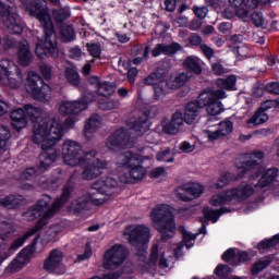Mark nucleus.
Instances as JSON below:
<instances>
[{
  "mask_svg": "<svg viewBox=\"0 0 279 279\" xmlns=\"http://www.w3.org/2000/svg\"><path fill=\"white\" fill-rule=\"evenodd\" d=\"M149 128L150 123L148 121V116L144 113L137 121L133 123L130 131L120 129L114 134H112L107 140L106 146L110 150H117L120 148H131L133 147L134 137L142 136L149 130Z\"/></svg>",
  "mask_w": 279,
  "mask_h": 279,
  "instance_id": "nucleus-7",
  "label": "nucleus"
},
{
  "mask_svg": "<svg viewBox=\"0 0 279 279\" xmlns=\"http://www.w3.org/2000/svg\"><path fill=\"white\" fill-rule=\"evenodd\" d=\"M40 172L39 169L35 170V168H29L25 170L22 174V180H34L36 175H39Z\"/></svg>",
  "mask_w": 279,
  "mask_h": 279,
  "instance_id": "nucleus-50",
  "label": "nucleus"
},
{
  "mask_svg": "<svg viewBox=\"0 0 279 279\" xmlns=\"http://www.w3.org/2000/svg\"><path fill=\"white\" fill-rule=\"evenodd\" d=\"M202 107L199 102H189L185 106L183 119L184 122L189 125L193 124L197 117L199 116Z\"/></svg>",
  "mask_w": 279,
  "mask_h": 279,
  "instance_id": "nucleus-28",
  "label": "nucleus"
},
{
  "mask_svg": "<svg viewBox=\"0 0 279 279\" xmlns=\"http://www.w3.org/2000/svg\"><path fill=\"white\" fill-rule=\"evenodd\" d=\"M137 75V69L136 68H131L128 71V80L131 84H133L135 76Z\"/></svg>",
  "mask_w": 279,
  "mask_h": 279,
  "instance_id": "nucleus-61",
  "label": "nucleus"
},
{
  "mask_svg": "<svg viewBox=\"0 0 279 279\" xmlns=\"http://www.w3.org/2000/svg\"><path fill=\"white\" fill-rule=\"evenodd\" d=\"M113 93H114V86L106 82L101 83L97 89V94L105 98L112 96Z\"/></svg>",
  "mask_w": 279,
  "mask_h": 279,
  "instance_id": "nucleus-42",
  "label": "nucleus"
},
{
  "mask_svg": "<svg viewBox=\"0 0 279 279\" xmlns=\"http://www.w3.org/2000/svg\"><path fill=\"white\" fill-rule=\"evenodd\" d=\"M87 51L94 58H100L102 49L99 44H87Z\"/></svg>",
  "mask_w": 279,
  "mask_h": 279,
  "instance_id": "nucleus-46",
  "label": "nucleus"
},
{
  "mask_svg": "<svg viewBox=\"0 0 279 279\" xmlns=\"http://www.w3.org/2000/svg\"><path fill=\"white\" fill-rule=\"evenodd\" d=\"M35 253L34 245L25 247L17 257L7 267V272H17L23 269L33 258Z\"/></svg>",
  "mask_w": 279,
  "mask_h": 279,
  "instance_id": "nucleus-19",
  "label": "nucleus"
},
{
  "mask_svg": "<svg viewBox=\"0 0 279 279\" xmlns=\"http://www.w3.org/2000/svg\"><path fill=\"white\" fill-rule=\"evenodd\" d=\"M26 92L39 101H48L51 97V87L36 72L28 73Z\"/></svg>",
  "mask_w": 279,
  "mask_h": 279,
  "instance_id": "nucleus-12",
  "label": "nucleus"
},
{
  "mask_svg": "<svg viewBox=\"0 0 279 279\" xmlns=\"http://www.w3.org/2000/svg\"><path fill=\"white\" fill-rule=\"evenodd\" d=\"M191 76L185 73H174L166 81L168 88L174 90L175 88H180V86H184Z\"/></svg>",
  "mask_w": 279,
  "mask_h": 279,
  "instance_id": "nucleus-30",
  "label": "nucleus"
},
{
  "mask_svg": "<svg viewBox=\"0 0 279 279\" xmlns=\"http://www.w3.org/2000/svg\"><path fill=\"white\" fill-rule=\"evenodd\" d=\"M211 70L217 75H221V74H225L228 72V70L226 68H223V65L220 63L211 64Z\"/></svg>",
  "mask_w": 279,
  "mask_h": 279,
  "instance_id": "nucleus-58",
  "label": "nucleus"
},
{
  "mask_svg": "<svg viewBox=\"0 0 279 279\" xmlns=\"http://www.w3.org/2000/svg\"><path fill=\"white\" fill-rule=\"evenodd\" d=\"M11 133L7 126L0 128V150L4 151L8 147V140L10 138Z\"/></svg>",
  "mask_w": 279,
  "mask_h": 279,
  "instance_id": "nucleus-44",
  "label": "nucleus"
},
{
  "mask_svg": "<svg viewBox=\"0 0 279 279\" xmlns=\"http://www.w3.org/2000/svg\"><path fill=\"white\" fill-rule=\"evenodd\" d=\"M65 78L72 86H78L81 84L80 73L74 68H68L64 71Z\"/></svg>",
  "mask_w": 279,
  "mask_h": 279,
  "instance_id": "nucleus-39",
  "label": "nucleus"
},
{
  "mask_svg": "<svg viewBox=\"0 0 279 279\" xmlns=\"http://www.w3.org/2000/svg\"><path fill=\"white\" fill-rule=\"evenodd\" d=\"M225 213H230V209L221 208L216 210L210 207H206L203 210L205 219H207V221H213V223H217L220 216L225 215Z\"/></svg>",
  "mask_w": 279,
  "mask_h": 279,
  "instance_id": "nucleus-35",
  "label": "nucleus"
},
{
  "mask_svg": "<svg viewBox=\"0 0 279 279\" xmlns=\"http://www.w3.org/2000/svg\"><path fill=\"white\" fill-rule=\"evenodd\" d=\"M166 174V170L163 168H157L151 171L153 178H159Z\"/></svg>",
  "mask_w": 279,
  "mask_h": 279,
  "instance_id": "nucleus-62",
  "label": "nucleus"
},
{
  "mask_svg": "<svg viewBox=\"0 0 279 279\" xmlns=\"http://www.w3.org/2000/svg\"><path fill=\"white\" fill-rule=\"evenodd\" d=\"M28 120L23 109L19 108L11 112V124L16 131H21L27 126Z\"/></svg>",
  "mask_w": 279,
  "mask_h": 279,
  "instance_id": "nucleus-27",
  "label": "nucleus"
},
{
  "mask_svg": "<svg viewBox=\"0 0 279 279\" xmlns=\"http://www.w3.org/2000/svg\"><path fill=\"white\" fill-rule=\"evenodd\" d=\"M278 177L277 169H268L265 174L258 181V184L255 186V190L247 184L239 185L234 189H229L218 194H214L209 204L214 207H219L229 204H235L236 202H242L247 199L254 192H264L276 182Z\"/></svg>",
  "mask_w": 279,
  "mask_h": 279,
  "instance_id": "nucleus-5",
  "label": "nucleus"
},
{
  "mask_svg": "<svg viewBox=\"0 0 279 279\" xmlns=\"http://www.w3.org/2000/svg\"><path fill=\"white\" fill-rule=\"evenodd\" d=\"M264 158V153H247L242 156L240 159L235 161V174L226 173L221 175L218 181L215 183V189H223L229 185L232 181L239 180L247 173V171H253L255 177L253 179L258 178L260 175V171L263 168L259 166Z\"/></svg>",
  "mask_w": 279,
  "mask_h": 279,
  "instance_id": "nucleus-6",
  "label": "nucleus"
},
{
  "mask_svg": "<svg viewBox=\"0 0 279 279\" xmlns=\"http://www.w3.org/2000/svg\"><path fill=\"white\" fill-rule=\"evenodd\" d=\"M233 132L234 123L231 120H223L217 124L208 125L202 134L208 142H216L229 137Z\"/></svg>",
  "mask_w": 279,
  "mask_h": 279,
  "instance_id": "nucleus-16",
  "label": "nucleus"
},
{
  "mask_svg": "<svg viewBox=\"0 0 279 279\" xmlns=\"http://www.w3.org/2000/svg\"><path fill=\"white\" fill-rule=\"evenodd\" d=\"M157 265H159L161 269H167L169 267V262L165 257V251L162 248H158L157 245H154L149 262L146 265L147 271H154Z\"/></svg>",
  "mask_w": 279,
  "mask_h": 279,
  "instance_id": "nucleus-21",
  "label": "nucleus"
},
{
  "mask_svg": "<svg viewBox=\"0 0 279 279\" xmlns=\"http://www.w3.org/2000/svg\"><path fill=\"white\" fill-rule=\"evenodd\" d=\"M88 204V197L83 196L80 197L78 199H74L71 202V205L69 206V211L70 213H81V210H84V208L87 207Z\"/></svg>",
  "mask_w": 279,
  "mask_h": 279,
  "instance_id": "nucleus-38",
  "label": "nucleus"
},
{
  "mask_svg": "<svg viewBox=\"0 0 279 279\" xmlns=\"http://www.w3.org/2000/svg\"><path fill=\"white\" fill-rule=\"evenodd\" d=\"M193 13L196 17L204 20L208 15V8L207 7H193Z\"/></svg>",
  "mask_w": 279,
  "mask_h": 279,
  "instance_id": "nucleus-51",
  "label": "nucleus"
},
{
  "mask_svg": "<svg viewBox=\"0 0 279 279\" xmlns=\"http://www.w3.org/2000/svg\"><path fill=\"white\" fill-rule=\"evenodd\" d=\"M0 15L4 26L12 35L22 34L24 25L17 15V9L15 7H10L0 0Z\"/></svg>",
  "mask_w": 279,
  "mask_h": 279,
  "instance_id": "nucleus-13",
  "label": "nucleus"
},
{
  "mask_svg": "<svg viewBox=\"0 0 279 279\" xmlns=\"http://www.w3.org/2000/svg\"><path fill=\"white\" fill-rule=\"evenodd\" d=\"M182 187H183V184L181 186L177 187V190H174V196H177V198H179V199H181L183 202H191L192 197Z\"/></svg>",
  "mask_w": 279,
  "mask_h": 279,
  "instance_id": "nucleus-47",
  "label": "nucleus"
},
{
  "mask_svg": "<svg viewBox=\"0 0 279 279\" xmlns=\"http://www.w3.org/2000/svg\"><path fill=\"white\" fill-rule=\"evenodd\" d=\"M145 84L154 86L156 99H160L165 95L163 76L158 73H153L145 80Z\"/></svg>",
  "mask_w": 279,
  "mask_h": 279,
  "instance_id": "nucleus-26",
  "label": "nucleus"
},
{
  "mask_svg": "<svg viewBox=\"0 0 279 279\" xmlns=\"http://www.w3.org/2000/svg\"><path fill=\"white\" fill-rule=\"evenodd\" d=\"M41 151V155H39V161L37 162V169H39V172L43 173L56 162L58 153L54 150V148H52V146Z\"/></svg>",
  "mask_w": 279,
  "mask_h": 279,
  "instance_id": "nucleus-24",
  "label": "nucleus"
},
{
  "mask_svg": "<svg viewBox=\"0 0 279 279\" xmlns=\"http://www.w3.org/2000/svg\"><path fill=\"white\" fill-rule=\"evenodd\" d=\"M44 269L57 276L64 275L66 267L63 264V253L60 250H52L48 258L44 262Z\"/></svg>",
  "mask_w": 279,
  "mask_h": 279,
  "instance_id": "nucleus-18",
  "label": "nucleus"
},
{
  "mask_svg": "<svg viewBox=\"0 0 279 279\" xmlns=\"http://www.w3.org/2000/svg\"><path fill=\"white\" fill-rule=\"evenodd\" d=\"M119 107L118 100H107L106 102L100 104V109L102 110H114Z\"/></svg>",
  "mask_w": 279,
  "mask_h": 279,
  "instance_id": "nucleus-54",
  "label": "nucleus"
},
{
  "mask_svg": "<svg viewBox=\"0 0 279 279\" xmlns=\"http://www.w3.org/2000/svg\"><path fill=\"white\" fill-rule=\"evenodd\" d=\"M279 243V234L274 235L271 239L262 241L258 244V250L260 253H264L266 250L275 247Z\"/></svg>",
  "mask_w": 279,
  "mask_h": 279,
  "instance_id": "nucleus-40",
  "label": "nucleus"
},
{
  "mask_svg": "<svg viewBox=\"0 0 279 279\" xmlns=\"http://www.w3.org/2000/svg\"><path fill=\"white\" fill-rule=\"evenodd\" d=\"M183 66L193 71L195 74L202 73L201 60L195 57H189L187 59H185L183 62Z\"/></svg>",
  "mask_w": 279,
  "mask_h": 279,
  "instance_id": "nucleus-37",
  "label": "nucleus"
},
{
  "mask_svg": "<svg viewBox=\"0 0 279 279\" xmlns=\"http://www.w3.org/2000/svg\"><path fill=\"white\" fill-rule=\"evenodd\" d=\"M144 158L132 150H126L123 155L117 158L118 168L122 169V173L119 174V179L123 183H135L143 180L147 171L141 167Z\"/></svg>",
  "mask_w": 279,
  "mask_h": 279,
  "instance_id": "nucleus-8",
  "label": "nucleus"
},
{
  "mask_svg": "<svg viewBox=\"0 0 279 279\" xmlns=\"http://www.w3.org/2000/svg\"><path fill=\"white\" fill-rule=\"evenodd\" d=\"M157 159L159 161L163 162H172L173 161V155L169 148L166 150H162L161 153H158Z\"/></svg>",
  "mask_w": 279,
  "mask_h": 279,
  "instance_id": "nucleus-49",
  "label": "nucleus"
},
{
  "mask_svg": "<svg viewBox=\"0 0 279 279\" xmlns=\"http://www.w3.org/2000/svg\"><path fill=\"white\" fill-rule=\"evenodd\" d=\"M25 110L32 121H37L34 125L33 141L41 146V150L53 147L63 136V126L59 119H53L50 124L49 120L41 119L39 108L26 105Z\"/></svg>",
  "mask_w": 279,
  "mask_h": 279,
  "instance_id": "nucleus-4",
  "label": "nucleus"
},
{
  "mask_svg": "<svg viewBox=\"0 0 279 279\" xmlns=\"http://www.w3.org/2000/svg\"><path fill=\"white\" fill-rule=\"evenodd\" d=\"M61 36H62L63 41H72V40H74V38H75V33H74L73 27H71V26H64V27L61 29Z\"/></svg>",
  "mask_w": 279,
  "mask_h": 279,
  "instance_id": "nucleus-45",
  "label": "nucleus"
},
{
  "mask_svg": "<svg viewBox=\"0 0 279 279\" xmlns=\"http://www.w3.org/2000/svg\"><path fill=\"white\" fill-rule=\"evenodd\" d=\"M268 121V116L265 110L258 109L255 114L247 121L248 125L257 126Z\"/></svg>",
  "mask_w": 279,
  "mask_h": 279,
  "instance_id": "nucleus-36",
  "label": "nucleus"
},
{
  "mask_svg": "<svg viewBox=\"0 0 279 279\" xmlns=\"http://www.w3.org/2000/svg\"><path fill=\"white\" fill-rule=\"evenodd\" d=\"M88 108V101H61L58 111L60 114L65 116H77Z\"/></svg>",
  "mask_w": 279,
  "mask_h": 279,
  "instance_id": "nucleus-20",
  "label": "nucleus"
},
{
  "mask_svg": "<svg viewBox=\"0 0 279 279\" xmlns=\"http://www.w3.org/2000/svg\"><path fill=\"white\" fill-rule=\"evenodd\" d=\"M181 151L189 154L195 150V144H190L187 141H183L180 146Z\"/></svg>",
  "mask_w": 279,
  "mask_h": 279,
  "instance_id": "nucleus-56",
  "label": "nucleus"
},
{
  "mask_svg": "<svg viewBox=\"0 0 279 279\" xmlns=\"http://www.w3.org/2000/svg\"><path fill=\"white\" fill-rule=\"evenodd\" d=\"M182 47L179 44H172L171 46H166V45H158L154 50H153V56L158 57L161 54H173L177 51L181 50Z\"/></svg>",
  "mask_w": 279,
  "mask_h": 279,
  "instance_id": "nucleus-34",
  "label": "nucleus"
},
{
  "mask_svg": "<svg viewBox=\"0 0 279 279\" xmlns=\"http://www.w3.org/2000/svg\"><path fill=\"white\" fill-rule=\"evenodd\" d=\"M33 59L34 54L31 51L29 44L26 40L21 41L17 52V62L23 66H27L32 63Z\"/></svg>",
  "mask_w": 279,
  "mask_h": 279,
  "instance_id": "nucleus-25",
  "label": "nucleus"
},
{
  "mask_svg": "<svg viewBox=\"0 0 279 279\" xmlns=\"http://www.w3.org/2000/svg\"><path fill=\"white\" fill-rule=\"evenodd\" d=\"M63 231V228L60 225H54L48 229L46 232V238H44V242L56 241L58 234Z\"/></svg>",
  "mask_w": 279,
  "mask_h": 279,
  "instance_id": "nucleus-41",
  "label": "nucleus"
},
{
  "mask_svg": "<svg viewBox=\"0 0 279 279\" xmlns=\"http://www.w3.org/2000/svg\"><path fill=\"white\" fill-rule=\"evenodd\" d=\"M236 257V248H229L222 254V260L232 262Z\"/></svg>",
  "mask_w": 279,
  "mask_h": 279,
  "instance_id": "nucleus-55",
  "label": "nucleus"
},
{
  "mask_svg": "<svg viewBox=\"0 0 279 279\" xmlns=\"http://www.w3.org/2000/svg\"><path fill=\"white\" fill-rule=\"evenodd\" d=\"M15 46V40L13 38L7 37L4 38L3 47L4 49H9Z\"/></svg>",
  "mask_w": 279,
  "mask_h": 279,
  "instance_id": "nucleus-63",
  "label": "nucleus"
},
{
  "mask_svg": "<svg viewBox=\"0 0 279 279\" xmlns=\"http://www.w3.org/2000/svg\"><path fill=\"white\" fill-rule=\"evenodd\" d=\"M153 226L161 235L162 241L173 238L175 233V220L172 213V207L167 204L157 205L150 213Z\"/></svg>",
  "mask_w": 279,
  "mask_h": 279,
  "instance_id": "nucleus-9",
  "label": "nucleus"
},
{
  "mask_svg": "<svg viewBox=\"0 0 279 279\" xmlns=\"http://www.w3.org/2000/svg\"><path fill=\"white\" fill-rule=\"evenodd\" d=\"M216 86L218 90L226 92H236V75H229L226 78H218L216 81Z\"/></svg>",
  "mask_w": 279,
  "mask_h": 279,
  "instance_id": "nucleus-29",
  "label": "nucleus"
},
{
  "mask_svg": "<svg viewBox=\"0 0 279 279\" xmlns=\"http://www.w3.org/2000/svg\"><path fill=\"white\" fill-rule=\"evenodd\" d=\"M120 275L114 272H109V275H104V277H92L90 279H118Z\"/></svg>",
  "mask_w": 279,
  "mask_h": 279,
  "instance_id": "nucleus-64",
  "label": "nucleus"
},
{
  "mask_svg": "<svg viewBox=\"0 0 279 279\" xmlns=\"http://www.w3.org/2000/svg\"><path fill=\"white\" fill-rule=\"evenodd\" d=\"M201 50L208 59L215 54V51L208 46H201Z\"/></svg>",
  "mask_w": 279,
  "mask_h": 279,
  "instance_id": "nucleus-60",
  "label": "nucleus"
},
{
  "mask_svg": "<svg viewBox=\"0 0 279 279\" xmlns=\"http://www.w3.org/2000/svg\"><path fill=\"white\" fill-rule=\"evenodd\" d=\"M92 256H93V248H92L90 244L87 243L85 245V250H84L83 254H80L77 256V260L78 262H84V260L89 259Z\"/></svg>",
  "mask_w": 279,
  "mask_h": 279,
  "instance_id": "nucleus-53",
  "label": "nucleus"
},
{
  "mask_svg": "<svg viewBox=\"0 0 279 279\" xmlns=\"http://www.w3.org/2000/svg\"><path fill=\"white\" fill-rule=\"evenodd\" d=\"M118 182L113 178L106 177L93 184V189L96 190L98 193L95 196L89 197V202L95 205H102L108 201V197H102L101 195L112 196L117 193Z\"/></svg>",
  "mask_w": 279,
  "mask_h": 279,
  "instance_id": "nucleus-14",
  "label": "nucleus"
},
{
  "mask_svg": "<svg viewBox=\"0 0 279 279\" xmlns=\"http://www.w3.org/2000/svg\"><path fill=\"white\" fill-rule=\"evenodd\" d=\"M182 189L189 194L191 201H193L194 198H198L205 191L204 185L193 182L183 183Z\"/></svg>",
  "mask_w": 279,
  "mask_h": 279,
  "instance_id": "nucleus-32",
  "label": "nucleus"
},
{
  "mask_svg": "<svg viewBox=\"0 0 279 279\" xmlns=\"http://www.w3.org/2000/svg\"><path fill=\"white\" fill-rule=\"evenodd\" d=\"M71 192V187H65L59 201L53 203L51 206V198L48 195H44V197H41V199H39L35 206L31 207L26 213H24V219L26 221H35V219L40 217L39 221H37L36 227L27 231L25 236L19 238L15 242H13L11 250H17L22 247L27 239L43 230V228L49 223L50 217H52V215L59 210L60 206L65 204L70 197Z\"/></svg>",
  "mask_w": 279,
  "mask_h": 279,
  "instance_id": "nucleus-2",
  "label": "nucleus"
},
{
  "mask_svg": "<svg viewBox=\"0 0 279 279\" xmlns=\"http://www.w3.org/2000/svg\"><path fill=\"white\" fill-rule=\"evenodd\" d=\"M179 231H181L182 234V243L174 244L172 246V253L177 257H180L182 255L181 251L184 246L186 250L192 248L196 240V235L190 233L184 227H179Z\"/></svg>",
  "mask_w": 279,
  "mask_h": 279,
  "instance_id": "nucleus-23",
  "label": "nucleus"
},
{
  "mask_svg": "<svg viewBox=\"0 0 279 279\" xmlns=\"http://www.w3.org/2000/svg\"><path fill=\"white\" fill-rule=\"evenodd\" d=\"M124 235L128 236L129 243L141 252L146 250V244L151 238L149 228L143 225H131L126 227Z\"/></svg>",
  "mask_w": 279,
  "mask_h": 279,
  "instance_id": "nucleus-11",
  "label": "nucleus"
},
{
  "mask_svg": "<svg viewBox=\"0 0 279 279\" xmlns=\"http://www.w3.org/2000/svg\"><path fill=\"white\" fill-rule=\"evenodd\" d=\"M14 63L7 59L0 61V84L5 88L16 89L23 84V75L20 71L16 74H12V66Z\"/></svg>",
  "mask_w": 279,
  "mask_h": 279,
  "instance_id": "nucleus-15",
  "label": "nucleus"
},
{
  "mask_svg": "<svg viewBox=\"0 0 279 279\" xmlns=\"http://www.w3.org/2000/svg\"><path fill=\"white\" fill-rule=\"evenodd\" d=\"M128 251L125 246L116 244L109 248L104 256L102 266L105 269H117L125 260Z\"/></svg>",
  "mask_w": 279,
  "mask_h": 279,
  "instance_id": "nucleus-17",
  "label": "nucleus"
},
{
  "mask_svg": "<svg viewBox=\"0 0 279 279\" xmlns=\"http://www.w3.org/2000/svg\"><path fill=\"white\" fill-rule=\"evenodd\" d=\"M228 94L222 89L204 90L197 98L201 108H206L209 116L216 117L225 111V107L220 100L227 99Z\"/></svg>",
  "mask_w": 279,
  "mask_h": 279,
  "instance_id": "nucleus-10",
  "label": "nucleus"
},
{
  "mask_svg": "<svg viewBox=\"0 0 279 279\" xmlns=\"http://www.w3.org/2000/svg\"><path fill=\"white\" fill-rule=\"evenodd\" d=\"M0 204L7 208H14L19 202L15 196L11 195L1 199Z\"/></svg>",
  "mask_w": 279,
  "mask_h": 279,
  "instance_id": "nucleus-52",
  "label": "nucleus"
},
{
  "mask_svg": "<svg viewBox=\"0 0 279 279\" xmlns=\"http://www.w3.org/2000/svg\"><path fill=\"white\" fill-rule=\"evenodd\" d=\"M26 11L37 17L44 26V38L37 40L36 54L39 59L48 56L57 57L59 49L56 41V34L51 22V15L48 13L45 0H21Z\"/></svg>",
  "mask_w": 279,
  "mask_h": 279,
  "instance_id": "nucleus-1",
  "label": "nucleus"
},
{
  "mask_svg": "<svg viewBox=\"0 0 279 279\" xmlns=\"http://www.w3.org/2000/svg\"><path fill=\"white\" fill-rule=\"evenodd\" d=\"M96 150L84 153L81 144H77V142L73 140H66L62 144L61 156L65 165L71 167L88 165L83 172V179L86 180L97 178L102 173V170L108 167V163L96 159Z\"/></svg>",
  "mask_w": 279,
  "mask_h": 279,
  "instance_id": "nucleus-3",
  "label": "nucleus"
},
{
  "mask_svg": "<svg viewBox=\"0 0 279 279\" xmlns=\"http://www.w3.org/2000/svg\"><path fill=\"white\" fill-rule=\"evenodd\" d=\"M215 272L218 277L225 278L231 274V268L229 265L219 264L216 267Z\"/></svg>",
  "mask_w": 279,
  "mask_h": 279,
  "instance_id": "nucleus-48",
  "label": "nucleus"
},
{
  "mask_svg": "<svg viewBox=\"0 0 279 279\" xmlns=\"http://www.w3.org/2000/svg\"><path fill=\"white\" fill-rule=\"evenodd\" d=\"M271 262H272V258L270 256L259 259L257 263L254 264V266L252 268L253 275H256L259 271H262L263 269H265L267 266H269L271 264Z\"/></svg>",
  "mask_w": 279,
  "mask_h": 279,
  "instance_id": "nucleus-43",
  "label": "nucleus"
},
{
  "mask_svg": "<svg viewBox=\"0 0 279 279\" xmlns=\"http://www.w3.org/2000/svg\"><path fill=\"white\" fill-rule=\"evenodd\" d=\"M229 3L235 9V14L240 19H246L250 11L253 10L248 9V4H251V2H247V0H229Z\"/></svg>",
  "mask_w": 279,
  "mask_h": 279,
  "instance_id": "nucleus-31",
  "label": "nucleus"
},
{
  "mask_svg": "<svg viewBox=\"0 0 279 279\" xmlns=\"http://www.w3.org/2000/svg\"><path fill=\"white\" fill-rule=\"evenodd\" d=\"M252 22L254 23L255 26L260 27L264 25L265 20L262 13H254L252 15Z\"/></svg>",
  "mask_w": 279,
  "mask_h": 279,
  "instance_id": "nucleus-57",
  "label": "nucleus"
},
{
  "mask_svg": "<svg viewBox=\"0 0 279 279\" xmlns=\"http://www.w3.org/2000/svg\"><path fill=\"white\" fill-rule=\"evenodd\" d=\"M266 89L269 94L279 95V83H269Z\"/></svg>",
  "mask_w": 279,
  "mask_h": 279,
  "instance_id": "nucleus-59",
  "label": "nucleus"
},
{
  "mask_svg": "<svg viewBox=\"0 0 279 279\" xmlns=\"http://www.w3.org/2000/svg\"><path fill=\"white\" fill-rule=\"evenodd\" d=\"M101 125V117L99 114L92 116L85 123V136L90 138V135L95 133Z\"/></svg>",
  "mask_w": 279,
  "mask_h": 279,
  "instance_id": "nucleus-33",
  "label": "nucleus"
},
{
  "mask_svg": "<svg viewBox=\"0 0 279 279\" xmlns=\"http://www.w3.org/2000/svg\"><path fill=\"white\" fill-rule=\"evenodd\" d=\"M162 130L168 135H177L184 130V118L181 111L172 114V120L162 124Z\"/></svg>",
  "mask_w": 279,
  "mask_h": 279,
  "instance_id": "nucleus-22",
  "label": "nucleus"
}]
</instances>
